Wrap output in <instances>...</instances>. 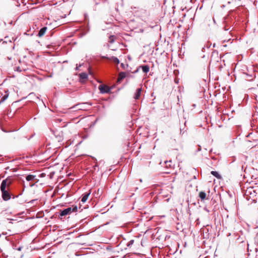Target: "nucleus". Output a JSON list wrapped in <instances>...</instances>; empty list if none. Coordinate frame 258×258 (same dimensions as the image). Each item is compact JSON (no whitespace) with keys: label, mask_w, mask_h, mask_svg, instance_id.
<instances>
[{"label":"nucleus","mask_w":258,"mask_h":258,"mask_svg":"<svg viewBox=\"0 0 258 258\" xmlns=\"http://www.w3.org/2000/svg\"><path fill=\"white\" fill-rule=\"evenodd\" d=\"M258 194V187L249 186L244 192V197L250 203L256 202V196Z\"/></svg>","instance_id":"obj_1"},{"label":"nucleus","mask_w":258,"mask_h":258,"mask_svg":"<svg viewBox=\"0 0 258 258\" xmlns=\"http://www.w3.org/2000/svg\"><path fill=\"white\" fill-rule=\"evenodd\" d=\"M131 9L135 16L140 18L142 21L147 22L149 20L150 13L147 10L137 7H132Z\"/></svg>","instance_id":"obj_2"},{"label":"nucleus","mask_w":258,"mask_h":258,"mask_svg":"<svg viewBox=\"0 0 258 258\" xmlns=\"http://www.w3.org/2000/svg\"><path fill=\"white\" fill-rule=\"evenodd\" d=\"M24 187L22 191L18 195L14 196L13 195L10 191L9 188H7L5 187V183L3 184V185H1L0 189L2 192V197L4 201H7L9 200L12 197L13 199L17 198L19 196L22 195L23 192L24 191Z\"/></svg>","instance_id":"obj_3"},{"label":"nucleus","mask_w":258,"mask_h":258,"mask_svg":"<svg viewBox=\"0 0 258 258\" xmlns=\"http://www.w3.org/2000/svg\"><path fill=\"white\" fill-rule=\"evenodd\" d=\"M235 23V18L233 16H227L225 18L224 29L225 31H228L230 27Z\"/></svg>","instance_id":"obj_4"},{"label":"nucleus","mask_w":258,"mask_h":258,"mask_svg":"<svg viewBox=\"0 0 258 258\" xmlns=\"http://www.w3.org/2000/svg\"><path fill=\"white\" fill-rule=\"evenodd\" d=\"M101 93H109L111 91L110 88L105 85H100L98 87Z\"/></svg>","instance_id":"obj_5"},{"label":"nucleus","mask_w":258,"mask_h":258,"mask_svg":"<svg viewBox=\"0 0 258 258\" xmlns=\"http://www.w3.org/2000/svg\"><path fill=\"white\" fill-rule=\"evenodd\" d=\"M12 181H13L12 177L11 176H9L6 179H5L2 181L1 185H3V184H4V183H5V187H6L7 188H9V187L11 185V184H12Z\"/></svg>","instance_id":"obj_6"},{"label":"nucleus","mask_w":258,"mask_h":258,"mask_svg":"<svg viewBox=\"0 0 258 258\" xmlns=\"http://www.w3.org/2000/svg\"><path fill=\"white\" fill-rule=\"evenodd\" d=\"M71 213V207H68L66 209L60 210L59 215L62 217L68 214H70Z\"/></svg>","instance_id":"obj_7"},{"label":"nucleus","mask_w":258,"mask_h":258,"mask_svg":"<svg viewBox=\"0 0 258 258\" xmlns=\"http://www.w3.org/2000/svg\"><path fill=\"white\" fill-rule=\"evenodd\" d=\"M186 121H184L183 126H180V135L181 136L186 135L187 131L185 128Z\"/></svg>","instance_id":"obj_8"},{"label":"nucleus","mask_w":258,"mask_h":258,"mask_svg":"<svg viewBox=\"0 0 258 258\" xmlns=\"http://www.w3.org/2000/svg\"><path fill=\"white\" fill-rule=\"evenodd\" d=\"M88 105L89 106H91L92 104L88 102H85V103H79L76 105V106H79L80 107L78 108L79 109L81 110H85L86 109L85 105Z\"/></svg>","instance_id":"obj_9"},{"label":"nucleus","mask_w":258,"mask_h":258,"mask_svg":"<svg viewBox=\"0 0 258 258\" xmlns=\"http://www.w3.org/2000/svg\"><path fill=\"white\" fill-rule=\"evenodd\" d=\"M142 88H139L136 90V91L135 93L134 98L136 100L139 99L140 97L141 92H142Z\"/></svg>","instance_id":"obj_10"},{"label":"nucleus","mask_w":258,"mask_h":258,"mask_svg":"<svg viewBox=\"0 0 258 258\" xmlns=\"http://www.w3.org/2000/svg\"><path fill=\"white\" fill-rule=\"evenodd\" d=\"M126 77V75L125 72H121L119 73L118 74V76L117 81L118 82H121Z\"/></svg>","instance_id":"obj_11"},{"label":"nucleus","mask_w":258,"mask_h":258,"mask_svg":"<svg viewBox=\"0 0 258 258\" xmlns=\"http://www.w3.org/2000/svg\"><path fill=\"white\" fill-rule=\"evenodd\" d=\"M47 29V28L46 27H43L42 28H41L40 30L38 32L37 36L39 37H41L42 36H43Z\"/></svg>","instance_id":"obj_12"},{"label":"nucleus","mask_w":258,"mask_h":258,"mask_svg":"<svg viewBox=\"0 0 258 258\" xmlns=\"http://www.w3.org/2000/svg\"><path fill=\"white\" fill-rule=\"evenodd\" d=\"M90 195V193H85L83 195H82V199H81V202L83 203H84L86 202V201L87 200L88 198V197Z\"/></svg>","instance_id":"obj_13"},{"label":"nucleus","mask_w":258,"mask_h":258,"mask_svg":"<svg viewBox=\"0 0 258 258\" xmlns=\"http://www.w3.org/2000/svg\"><path fill=\"white\" fill-rule=\"evenodd\" d=\"M139 68H142L144 73H147L149 71V67L148 65L140 66Z\"/></svg>","instance_id":"obj_14"},{"label":"nucleus","mask_w":258,"mask_h":258,"mask_svg":"<svg viewBox=\"0 0 258 258\" xmlns=\"http://www.w3.org/2000/svg\"><path fill=\"white\" fill-rule=\"evenodd\" d=\"M9 95V93L8 90H7V91H5V94L2 97L0 100V104L8 98Z\"/></svg>","instance_id":"obj_15"},{"label":"nucleus","mask_w":258,"mask_h":258,"mask_svg":"<svg viewBox=\"0 0 258 258\" xmlns=\"http://www.w3.org/2000/svg\"><path fill=\"white\" fill-rule=\"evenodd\" d=\"M79 76L80 80H86L88 78V75L86 73H81Z\"/></svg>","instance_id":"obj_16"},{"label":"nucleus","mask_w":258,"mask_h":258,"mask_svg":"<svg viewBox=\"0 0 258 258\" xmlns=\"http://www.w3.org/2000/svg\"><path fill=\"white\" fill-rule=\"evenodd\" d=\"M199 197L201 199V200H204L206 198V194L204 191H200L199 194Z\"/></svg>","instance_id":"obj_17"},{"label":"nucleus","mask_w":258,"mask_h":258,"mask_svg":"<svg viewBox=\"0 0 258 258\" xmlns=\"http://www.w3.org/2000/svg\"><path fill=\"white\" fill-rule=\"evenodd\" d=\"M211 174L216 177L218 179H221V176L219 174V173L215 171H212L211 172Z\"/></svg>","instance_id":"obj_18"},{"label":"nucleus","mask_w":258,"mask_h":258,"mask_svg":"<svg viewBox=\"0 0 258 258\" xmlns=\"http://www.w3.org/2000/svg\"><path fill=\"white\" fill-rule=\"evenodd\" d=\"M35 177V175L29 174L26 176V179L28 181L33 180Z\"/></svg>","instance_id":"obj_19"},{"label":"nucleus","mask_w":258,"mask_h":258,"mask_svg":"<svg viewBox=\"0 0 258 258\" xmlns=\"http://www.w3.org/2000/svg\"><path fill=\"white\" fill-rule=\"evenodd\" d=\"M110 59L116 64L119 63V60L115 56H112Z\"/></svg>","instance_id":"obj_20"},{"label":"nucleus","mask_w":258,"mask_h":258,"mask_svg":"<svg viewBox=\"0 0 258 258\" xmlns=\"http://www.w3.org/2000/svg\"><path fill=\"white\" fill-rule=\"evenodd\" d=\"M115 36L114 35H110L109 38V42L110 43H113L114 41Z\"/></svg>","instance_id":"obj_21"},{"label":"nucleus","mask_w":258,"mask_h":258,"mask_svg":"<svg viewBox=\"0 0 258 258\" xmlns=\"http://www.w3.org/2000/svg\"><path fill=\"white\" fill-rule=\"evenodd\" d=\"M77 209H78V208H77V206H72V207H71V211L72 212H77Z\"/></svg>","instance_id":"obj_22"},{"label":"nucleus","mask_w":258,"mask_h":258,"mask_svg":"<svg viewBox=\"0 0 258 258\" xmlns=\"http://www.w3.org/2000/svg\"><path fill=\"white\" fill-rule=\"evenodd\" d=\"M254 251L255 252V256L258 257V245H255V247L254 248Z\"/></svg>","instance_id":"obj_23"},{"label":"nucleus","mask_w":258,"mask_h":258,"mask_svg":"<svg viewBox=\"0 0 258 258\" xmlns=\"http://www.w3.org/2000/svg\"><path fill=\"white\" fill-rule=\"evenodd\" d=\"M134 240H131L127 244V247H131L134 243Z\"/></svg>","instance_id":"obj_24"},{"label":"nucleus","mask_w":258,"mask_h":258,"mask_svg":"<svg viewBox=\"0 0 258 258\" xmlns=\"http://www.w3.org/2000/svg\"><path fill=\"white\" fill-rule=\"evenodd\" d=\"M92 158L95 160V161L96 162V164L93 166L94 169L95 170L96 168L98 167V165L97 163V159L93 157H92Z\"/></svg>","instance_id":"obj_25"},{"label":"nucleus","mask_w":258,"mask_h":258,"mask_svg":"<svg viewBox=\"0 0 258 258\" xmlns=\"http://www.w3.org/2000/svg\"><path fill=\"white\" fill-rule=\"evenodd\" d=\"M15 70L17 71L18 72H21L22 71V70L21 69L20 67H16Z\"/></svg>","instance_id":"obj_26"},{"label":"nucleus","mask_w":258,"mask_h":258,"mask_svg":"<svg viewBox=\"0 0 258 258\" xmlns=\"http://www.w3.org/2000/svg\"><path fill=\"white\" fill-rule=\"evenodd\" d=\"M125 66H127L128 65L127 64H125L123 63H121V64H120V66L123 69H125Z\"/></svg>","instance_id":"obj_27"},{"label":"nucleus","mask_w":258,"mask_h":258,"mask_svg":"<svg viewBox=\"0 0 258 258\" xmlns=\"http://www.w3.org/2000/svg\"><path fill=\"white\" fill-rule=\"evenodd\" d=\"M84 17H85V20H88V19H89L88 18V16L86 14H84Z\"/></svg>","instance_id":"obj_28"},{"label":"nucleus","mask_w":258,"mask_h":258,"mask_svg":"<svg viewBox=\"0 0 258 258\" xmlns=\"http://www.w3.org/2000/svg\"><path fill=\"white\" fill-rule=\"evenodd\" d=\"M255 99L256 100V101H257V102L258 103V96L255 95Z\"/></svg>","instance_id":"obj_29"},{"label":"nucleus","mask_w":258,"mask_h":258,"mask_svg":"<svg viewBox=\"0 0 258 258\" xmlns=\"http://www.w3.org/2000/svg\"><path fill=\"white\" fill-rule=\"evenodd\" d=\"M53 135L56 137V138H58V135L55 134L54 131H52Z\"/></svg>","instance_id":"obj_30"},{"label":"nucleus","mask_w":258,"mask_h":258,"mask_svg":"<svg viewBox=\"0 0 258 258\" xmlns=\"http://www.w3.org/2000/svg\"><path fill=\"white\" fill-rule=\"evenodd\" d=\"M140 68H139H139H138L136 70H135V71L133 72V73H134V74H135V73H137V72H138L139 70V69H140Z\"/></svg>","instance_id":"obj_31"},{"label":"nucleus","mask_w":258,"mask_h":258,"mask_svg":"<svg viewBox=\"0 0 258 258\" xmlns=\"http://www.w3.org/2000/svg\"><path fill=\"white\" fill-rule=\"evenodd\" d=\"M247 250H248V251H252L251 249H249V244H247Z\"/></svg>","instance_id":"obj_32"},{"label":"nucleus","mask_w":258,"mask_h":258,"mask_svg":"<svg viewBox=\"0 0 258 258\" xmlns=\"http://www.w3.org/2000/svg\"><path fill=\"white\" fill-rule=\"evenodd\" d=\"M81 66V64H80V65L79 66V67H78V66L77 65V67H76V70H78L79 69V67H80Z\"/></svg>","instance_id":"obj_33"},{"label":"nucleus","mask_w":258,"mask_h":258,"mask_svg":"<svg viewBox=\"0 0 258 258\" xmlns=\"http://www.w3.org/2000/svg\"><path fill=\"white\" fill-rule=\"evenodd\" d=\"M201 150V146H199L198 151H200Z\"/></svg>","instance_id":"obj_34"},{"label":"nucleus","mask_w":258,"mask_h":258,"mask_svg":"<svg viewBox=\"0 0 258 258\" xmlns=\"http://www.w3.org/2000/svg\"><path fill=\"white\" fill-rule=\"evenodd\" d=\"M168 162H171V161H165V164H167V163H168Z\"/></svg>","instance_id":"obj_35"},{"label":"nucleus","mask_w":258,"mask_h":258,"mask_svg":"<svg viewBox=\"0 0 258 258\" xmlns=\"http://www.w3.org/2000/svg\"><path fill=\"white\" fill-rule=\"evenodd\" d=\"M204 210H206L207 212H209V211L206 208H205Z\"/></svg>","instance_id":"obj_36"},{"label":"nucleus","mask_w":258,"mask_h":258,"mask_svg":"<svg viewBox=\"0 0 258 258\" xmlns=\"http://www.w3.org/2000/svg\"><path fill=\"white\" fill-rule=\"evenodd\" d=\"M22 247H20L18 248V250L20 251L21 250Z\"/></svg>","instance_id":"obj_37"},{"label":"nucleus","mask_w":258,"mask_h":258,"mask_svg":"<svg viewBox=\"0 0 258 258\" xmlns=\"http://www.w3.org/2000/svg\"><path fill=\"white\" fill-rule=\"evenodd\" d=\"M231 1H228V4H231Z\"/></svg>","instance_id":"obj_38"},{"label":"nucleus","mask_w":258,"mask_h":258,"mask_svg":"<svg viewBox=\"0 0 258 258\" xmlns=\"http://www.w3.org/2000/svg\"><path fill=\"white\" fill-rule=\"evenodd\" d=\"M8 59L9 60H11V57H8Z\"/></svg>","instance_id":"obj_39"},{"label":"nucleus","mask_w":258,"mask_h":258,"mask_svg":"<svg viewBox=\"0 0 258 258\" xmlns=\"http://www.w3.org/2000/svg\"><path fill=\"white\" fill-rule=\"evenodd\" d=\"M211 152H212V149H211L210 151V153H211Z\"/></svg>","instance_id":"obj_40"}]
</instances>
